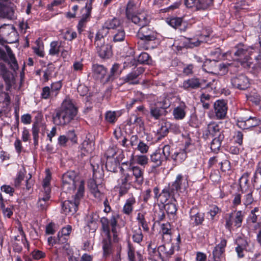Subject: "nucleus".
I'll return each mask as SVG.
<instances>
[{
    "label": "nucleus",
    "instance_id": "1",
    "mask_svg": "<svg viewBox=\"0 0 261 261\" xmlns=\"http://www.w3.org/2000/svg\"><path fill=\"white\" fill-rule=\"evenodd\" d=\"M77 113V108L70 99H65L62 106L56 110L53 115V123L60 126L69 124L75 117Z\"/></svg>",
    "mask_w": 261,
    "mask_h": 261
},
{
    "label": "nucleus",
    "instance_id": "2",
    "mask_svg": "<svg viewBox=\"0 0 261 261\" xmlns=\"http://www.w3.org/2000/svg\"><path fill=\"white\" fill-rule=\"evenodd\" d=\"M62 189L65 192L70 193L77 187L76 194L78 197H83L84 193V182L81 180L74 171H67L62 175Z\"/></svg>",
    "mask_w": 261,
    "mask_h": 261
},
{
    "label": "nucleus",
    "instance_id": "3",
    "mask_svg": "<svg viewBox=\"0 0 261 261\" xmlns=\"http://www.w3.org/2000/svg\"><path fill=\"white\" fill-rule=\"evenodd\" d=\"M91 165L93 168V180L89 183V187L94 196L97 199L100 200L104 197L99 189V188L101 187L100 186L101 173L100 172L98 164H96V165H94L91 163Z\"/></svg>",
    "mask_w": 261,
    "mask_h": 261
},
{
    "label": "nucleus",
    "instance_id": "4",
    "mask_svg": "<svg viewBox=\"0 0 261 261\" xmlns=\"http://www.w3.org/2000/svg\"><path fill=\"white\" fill-rule=\"evenodd\" d=\"M237 48L238 49L234 54V56L238 58L236 59L240 60L242 65L244 67L246 64L249 66L248 62L250 56L256 51L257 48L252 46H247L243 44L239 45Z\"/></svg>",
    "mask_w": 261,
    "mask_h": 261
},
{
    "label": "nucleus",
    "instance_id": "5",
    "mask_svg": "<svg viewBox=\"0 0 261 261\" xmlns=\"http://www.w3.org/2000/svg\"><path fill=\"white\" fill-rule=\"evenodd\" d=\"M102 229L106 233L107 238L102 241V248L105 255L109 254L111 252V231L108 227V218L102 217L100 219Z\"/></svg>",
    "mask_w": 261,
    "mask_h": 261
},
{
    "label": "nucleus",
    "instance_id": "6",
    "mask_svg": "<svg viewBox=\"0 0 261 261\" xmlns=\"http://www.w3.org/2000/svg\"><path fill=\"white\" fill-rule=\"evenodd\" d=\"M83 197H77V194L75 195L74 200H66L62 203V211L66 215H72L74 214L77 210L80 201Z\"/></svg>",
    "mask_w": 261,
    "mask_h": 261
},
{
    "label": "nucleus",
    "instance_id": "7",
    "mask_svg": "<svg viewBox=\"0 0 261 261\" xmlns=\"http://www.w3.org/2000/svg\"><path fill=\"white\" fill-rule=\"evenodd\" d=\"M232 86L240 90H245L249 87L248 78L244 74L236 75L231 79Z\"/></svg>",
    "mask_w": 261,
    "mask_h": 261
},
{
    "label": "nucleus",
    "instance_id": "8",
    "mask_svg": "<svg viewBox=\"0 0 261 261\" xmlns=\"http://www.w3.org/2000/svg\"><path fill=\"white\" fill-rule=\"evenodd\" d=\"M157 33L148 25L141 27L137 33V37L142 40L149 42L156 38Z\"/></svg>",
    "mask_w": 261,
    "mask_h": 261
},
{
    "label": "nucleus",
    "instance_id": "9",
    "mask_svg": "<svg viewBox=\"0 0 261 261\" xmlns=\"http://www.w3.org/2000/svg\"><path fill=\"white\" fill-rule=\"evenodd\" d=\"M150 16L145 12H137L129 20H130L134 23L141 27L147 26L150 21Z\"/></svg>",
    "mask_w": 261,
    "mask_h": 261
},
{
    "label": "nucleus",
    "instance_id": "10",
    "mask_svg": "<svg viewBox=\"0 0 261 261\" xmlns=\"http://www.w3.org/2000/svg\"><path fill=\"white\" fill-rule=\"evenodd\" d=\"M243 217L244 215L241 211L236 212L234 218H233L232 213L229 214L228 217L226 219V227L230 229L233 224L237 228L241 227Z\"/></svg>",
    "mask_w": 261,
    "mask_h": 261
},
{
    "label": "nucleus",
    "instance_id": "11",
    "mask_svg": "<svg viewBox=\"0 0 261 261\" xmlns=\"http://www.w3.org/2000/svg\"><path fill=\"white\" fill-rule=\"evenodd\" d=\"M121 172L122 176L120 179V182L122 186L120 187V193L122 195L126 192V189H123L122 186L125 185L127 182H131L133 180L134 177L130 166L126 169L122 167L121 168Z\"/></svg>",
    "mask_w": 261,
    "mask_h": 261
},
{
    "label": "nucleus",
    "instance_id": "12",
    "mask_svg": "<svg viewBox=\"0 0 261 261\" xmlns=\"http://www.w3.org/2000/svg\"><path fill=\"white\" fill-rule=\"evenodd\" d=\"M92 1L93 0H90L89 2L86 3L85 8L82 9V11L84 12L83 14L82 18L77 25V29L80 33H81L83 31V28L85 27V24L90 16L92 10Z\"/></svg>",
    "mask_w": 261,
    "mask_h": 261
},
{
    "label": "nucleus",
    "instance_id": "13",
    "mask_svg": "<svg viewBox=\"0 0 261 261\" xmlns=\"http://www.w3.org/2000/svg\"><path fill=\"white\" fill-rule=\"evenodd\" d=\"M95 45L96 51L101 59H109L112 56V47L109 44L98 42Z\"/></svg>",
    "mask_w": 261,
    "mask_h": 261
},
{
    "label": "nucleus",
    "instance_id": "14",
    "mask_svg": "<svg viewBox=\"0 0 261 261\" xmlns=\"http://www.w3.org/2000/svg\"><path fill=\"white\" fill-rule=\"evenodd\" d=\"M190 223L197 226L204 221V214L200 213L196 206H193L190 211Z\"/></svg>",
    "mask_w": 261,
    "mask_h": 261
},
{
    "label": "nucleus",
    "instance_id": "15",
    "mask_svg": "<svg viewBox=\"0 0 261 261\" xmlns=\"http://www.w3.org/2000/svg\"><path fill=\"white\" fill-rule=\"evenodd\" d=\"M215 113L218 119L224 118L227 113V107L226 103L223 100H218L214 105Z\"/></svg>",
    "mask_w": 261,
    "mask_h": 261
},
{
    "label": "nucleus",
    "instance_id": "16",
    "mask_svg": "<svg viewBox=\"0 0 261 261\" xmlns=\"http://www.w3.org/2000/svg\"><path fill=\"white\" fill-rule=\"evenodd\" d=\"M143 71L144 70L142 68H138L137 70L132 71L125 77H123V80L124 83H127L129 84H138L139 83L138 77L140 74L142 73Z\"/></svg>",
    "mask_w": 261,
    "mask_h": 261
},
{
    "label": "nucleus",
    "instance_id": "17",
    "mask_svg": "<svg viewBox=\"0 0 261 261\" xmlns=\"http://www.w3.org/2000/svg\"><path fill=\"white\" fill-rule=\"evenodd\" d=\"M188 185L187 179L184 178L181 174H178L176 176L175 180L172 184L171 191L173 192L174 191H178L182 189H186Z\"/></svg>",
    "mask_w": 261,
    "mask_h": 261
},
{
    "label": "nucleus",
    "instance_id": "18",
    "mask_svg": "<svg viewBox=\"0 0 261 261\" xmlns=\"http://www.w3.org/2000/svg\"><path fill=\"white\" fill-rule=\"evenodd\" d=\"M50 195L40 193L39 198L37 203V207L40 211H46L50 204Z\"/></svg>",
    "mask_w": 261,
    "mask_h": 261
},
{
    "label": "nucleus",
    "instance_id": "19",
    "mask_svg": "<svg viewBox=\"0 0 261 261\" xmlns=\"http://www.w3.org/2000/svg\"><path fill=\"white\" fill-rule=\"evenodd\" d=\"M260 124V121L256 118L250 117L246 120H239L238 125L243 129H248L250 127H255Z\"/></svg>",
    "mask_w": 261,
    "mask_h": 261
},
{
    "label": "nucleus",
    "instance_id": "20",
    "mask_svg": "<svg viewBox=\"0 0 261 261\" xmlns=\"http://www.w3.org/2000/svg\"><path fill=\"white\" fill-rule=\"evenodd\" d=\"M226 245V241L222 240L214 248L213 251V259L214 261H219L222 253L224 251Z\"/></svg>",
    "mask_w": 261,
    "mask_h": 261
},
{
    "label": "nucleus",
    "instance_id": "21",
    "mask_svg": "<svg viewBox=\"0 0 261 261\" xmlns=\"http://www.w3.org/2000/svg\"><path fill=\"white\" fill-rule=\"evenodd\" d=\"M187 106L186 104L182 102H180L179 105L174 108L173 111V115L174 118L176 120L183 119L186 116V109Z\"/></svg>",
    "mask_w": 261,
    "mask_h": 261
},
{
    "label": "nucleus",
    "instance_id": "22",
    "mask_svg": "<svg viewBox=\"0 0 261 261\" xmlns=\"http://www.w3.org/2000/svg\"><path fill=\"white\" fill-rule=\"evenodd\" d=\"M159 126L155 137L158 140H160L168 134L169 125L167 122H162L159 124Z\"/></svg>",
    "mask_w": 261,
    "mask_h": 261
},
{
    "label": "nucleus",
    "instance_id": "23",
    "mask_svg": "<svg viewBox=\"0 0 261 261\" xmlns=\"http://www.w3.org/2000/svg\"><path fill=\"white\" fill-rule=\"evenodd\" d=\"M14 11L12 7L0 3V16L9 19H13Z\"/></svg>",
    "mask_w": 261,
    "mask_h": 261
},
{
    "label": "nucleus",
    "instance_id": "24",
    "mask_svg": "<svg viewBox=\"0 0 261 261\" xmlns=\"http://www.w3.org/2000/svg\"><path fill=\"white\" fill-rule=\"evenodd\" d=\"M118 218V216L117 215H113L112 216L110 219H108V227L110 229V227H111V231L113 234V238L115 242H117L118 241L117 232L116 230Z\"/></svg>",
    "mask_w": 261,
    "mask_h": 261
},
{
    "label": "nucleus",
    "instance_id": "25",
    "mask_svg": "<svg viewBox=\"0 0 261 261\" xmlns=\"http://www.w3.org/2000/svg\"><path fill=\"white\" fill-rule=\"evenodd\" d=\"M133 177H135V181L138 184L141 185L144 181L143 170L138 166H130Z\"/></svg>",
    "mask_w": 261,
    "mask_h": 261
},
{
    "label": "nucleus",
    "instance_id": "26",
    "mask_svg": "<svg viewBox=\"0 0 261 261\" xmlns=\"http://www.w3.org/2000/svg\"><path fill=\"white\" fill-rule=\"evenodd\" d=\"M150 113L151 116L155 119L158 120L162 116L166 115L167 112L165 110H163L156 104H154L150 106Z\"/></svg>",
    "mask_w": 261,
    "mask_h": 261
},
{
    "label": "nucleus",
    "instance_id": "27",
    "mask_svg": "<svg viewBox=\"0 0 261 261\" xmlns=\"http://www.w3.org/2000/svg\"><path fill=\"white\" fill-rule=\"evenodd\" d=\"M221 124V123L218 124L216 122H211L208 125V131L210 134L213 137L224 136L221 132V128L220 127Z\"/></svg>",
    "mask_w": 261,
    "mask_h": 261
},
{
    "label": "nucleus",
    "instance_id": "28",
    "mask_svg": "<svg viewBox=\"0 0 261 261\" xmlns=\"http://www.w3.org/2000/svg\"><path fill=\"white\" fill-rule=\"evenodd\" d=\"M201 83L199 79L196 77L190 79L183 82L182 86L185 89H197L200 87Z\"/></svg>",
    "mask_w": 261,
    "mask_h": 261
},
{
    "label": "nucleus",
    "instance_id": "29",
    "mask_svg": "<svg viewBox=\"0 0 261 261\" xmlns=\"http://www.w3.org/2000/svg\"><path fill=\"white\" fill-rule=\"evenodd\" d=\"M121 73V70L120 69V65L118 63L114 64L111 68L109 74L107 76L106 81L110 82L113 81Z\"/></svg>",
    "mask_w": 261,
    "mask_h": 261
},
{
    "label": "nucleus",
    "instance_id": "30",
    "mask_svg": "<svg viewBox=\"0 0 261 261\" xmlns=\"http://www.w3.org/2000/svg\"><path fill=\"white\" fill-rule=\"evenodd\" d=\"M150 160L156 166H160L161 165L162 162L165 159L162 154L161 150L159 149L150 155Z\"/></svg>",
    "mask_w": 261,
    "mask_h": 261
},
{
    "label": "nucleus",
    "instance_id": "31",
    "mask_svg": "<svg viewBox=\"0 0 261 261\" xmlns=\"http://www.w3.org/2000/svg\"><path fill=\"white\" fill-rule=\"evenodd\" d=\"M214 0H197L196 10H207L213 5Z\"/></svg>",
    "mask_w": 261,
    "mask_h": 261
},
{
    "label": "nucleus",
    "instance_id": "32",
    "mask_svg": "<svg viewBox=\"0 0 261 261\" xmlns=\"http://www.w3.org/2000/svg\"><path fill=\"white\" fill-rule=\"evenodd\" d=\"M92 70L97 77L103 79L106 76L107 70L102 65L95 64L92 67Z\"/></svg>",
    "mask_w": 261,
    "mask_h": 261
},
{
    "label": "nucleus",
    "instance_id": "33",
    "mask_svg": "<svg viewBox=\"0 0 261 261\" xmlns=\"http://www.w3.org/2000/svg\"><path fill=\"white\" fill-rule=\"evenodd\" d=\"M43 124L41 122H35L33 124L32 135L33 137L34 143L35 145H38L39 132L41 127L43 126Z\"/></svg>",
    "mask_w": 261,
    "mask_h": 261
},
{
    "label": "nucleus",
    "instance_id": "34",
    "mask_svg": "<svg viewBox=\"0 0 261 261\" xmlns=\"http://www.w3.org/2000/svg\"><path fill=\"white\" fill-rule=\"evenodd\" d=\"M121 25V22L120 20L114 18L112 19L108 20L104 23L102 27L106 28L109 31V29H115L117 27H120Z\"/></svg>",
    "mask_w": 261,
    "mask_h": 261
},
{
    "label": "nucleus",
    "instance_id": "35",
    "mask_svg": "<svg viewBox=\"0 0 261 261\" xmlns=\"http://www.w3.org/2000/svg\"><path fill=\"white\" fill-rule=\"evenodd\" d=\"M98 216L96 214L92 213L87 217L88 226L91 229H95L97 227V222Z\"/></svg>",
    "mask_w": 261,
    "mask_h": 261
},
{
    "label": "nucleus",
    "instance_id": "36",
    "mask_svg": "<svg viewBox=\"0 0 261 261\" xmlns=\"http://www.w3.org/2000/svg\"><path fill=\"white\" fill-rule=\"evenodd\" d=\"M14 35H15V32L12 31V28L10 25H5L4 27H0V36L6 39L8 42H9V38L7 37L9 36Z\"/></svg>",
    "mask_w": 261,
    "mask_h": 261
},
{
    "label": "nucleus",
    "instance_id": "37",
    "mask_svg": "<svg viewBox=\"0 0 261 261\" xmlns=\"http://www.w3.org/2000/svg\"><path fill=\"white\" fill-rule=\"evenodd\" d=\"M224 136L214 137L211 144V148L214 152H217L221 145V142L224 139Z\"/></svg>",
    "mask_w": 261,
    "mask_h": 261
},
{
    "label": "nucleus",
    "instance_id": "38",
    "mask_svg": "<svg viewBox=\"0 0 261 261\" xmlns=\"http://www.w3.org/2000/svg\"><path fill=\"white\" fill-rule=\"evenodd\" d=\"M135 202L136 200L133 197L127 199L123 208V213L127 215L130 214L133 211V205L135 203Z\"/></svg>",
    "mask_w": 261,
    "mask_h": 261
},
{
    "label": "nucleus",
    "instance_id": "39",
    "mask_svg": "<svg viewBox=\"0 0 261 261\" xmlns=\"http://www.w3.org/2000/svg\"><path fill=\"white\" fill-rule=\"evenodd\" d=\"M171 101L170 99L167 97H160L155 103L158 106L163 110H166L171 105Z\"/></svg>",
    "mask_w": 261,
    "mask_h": 261
},
{
    "label": "nucleus",
    "instance_id": "40",
    "mask_svg": "<svg viewBox=\"0 0 261 261\" xmlns=\"http://www.w3.org/2000/svg\"><path fill=\"white\" fill-rule=\"evenodd\" d=\"M209 35H201L199 38L195 39V38H189L188 39V47L190 48H193L194 47H196L199 46L201 42L204 41H206V40L203 38L204 37H208Z\"/></svg>",
    "mask_w": 261,
    "mask_h": 261
},
{
    "label": "nucleus",
    "instance_id": "41",
    "mask_svg": "<svg viewBox=\"0 0 261 261\" xmlns=\"http://www.w3.org/2000/svg\"><path fill=\"white\" fill-rule=\"evenodd\" d=\"M109 31L106 28L102 27L99 29L96 35L95 45L97 44L98 42V43H99V42H104L103 38L107 35Z\"/></svg>",
    "mask_w": 261,
    "mask_h": 261
},
{
    "label": "nucleus",
    "instance_id": "42",
    "mask_svg": "<svg viewBox=\"0 0 261 261\" xmlns=\"http://www.w3.org/2000/svg\"><path fill=\"white\" fill-rule=\"evenodd\" d=\"M69 238L66 236H63L58 233V237L56 238L55 241V244L63 245V249H67L69 245L67 243V241Z\"/></svg>",
    "mask_w": 261,
    "mask_h": 261
},
{
    "label": "nucleus",
    "instance_id": "43",
    "mask_svg": "<svg viewBox=\"0 0 261 261\" xmlns=\"http://www.w3.org/2000/svg\"><path fill=\"white\" fill-rule=\"evenodd\" d=\"M136 10V5L135 4L132 2L129 1L127 5L126 8V16L128 19L132 17L133 15H134L136 13L135 12Z\"/></svg>",
    "mask_w": 261,
    "mask_h": 261
},
{
    "label": "nucleus",
    "instance_id": "44",
    "mask_svg": "<svg viewBox=\"0 0 261 261\" xmlns=\"http://www.w3.org/2000/svg\"><path fill=\"white\" fill-rule=\"evenodd\" d=\"M125 38V32L122 28L116 31L114 34L113 41L115 42L123 41Z\"/></svg>",
    "mask_w": 261,
    "mask_h": 261
},
{
    "label": "nucleus",
    "instance_id": "45",
    "mask_svg": "<svg viewBox=\"0 0 261 261\" xmlns=\"http://www.w3.org/2000/svg\"><path fill=\"white\" fill-rule=\"evenodd\" d=\"M61 43L58 41H53L50 44V49L49 50V54L51 56L58 55L60 52Z\"/></svg>",
    "mask_w": 261,
    "mask_h": 261
},
{
    "label": "nucleus",
    "instance_id": "46",
    "mask_svg": "<svg viewBox=\"0 0 261 261\" xmlns=\"http://www.w3.org/2000/svg\"><path fill=\"white\" fill-rule=\"evenodd\" d=\"M133 240L134 242L140 243L143 240V236L140 227L133 230Z\"/></svg>",
    "mask_w": 261,
    "mask_h": 261
},
{
    "label": "nucleus",
    "instance_id": "47",
    "mask_svg": "<svg viewBox=\"0 0 261 261\" xmlns=\"http://www.w3.org/2000/svg\"><path fill=\"white\" fill-rule=\"evenodd\" d=\"M165 210L168 214L175 215L177 210L176 203L174 202H169L164 205Z\"/></svg>",
    "mask_w": 261,
    "mask_h": 261
},
{
    "label": "nucleus",
    "instance_id": "48",
    "mask_svg": "<svg viewBox=\"0 0 261 261\" xmlns=\"http://www.w3.org/2000/svg\"><path fill=\"white\" fill-rule=\"evenodd\" d=\"M128 123L129 125L136 124V125L139 126L140 127L144 126V122L142 118L135 115L130 117Z\"/></svg>",
    "mask_w": 261,
    "mask_h": 261
},
{
    "label": "nucleus",
    "instance_id": "49",
    "mask_svg": "<svg viewBox=\"0 0 261 261\" xmlns=\"http://www.w3.org/2000/svg\"><path fill=\"white\" fill-rule=\"evenodd\" d=\"M138 62L140 64H149L150 63L151 59L149 55L146 53H142L138 58Z\"/></svg>",
    "mask_w": 261,
    "mask_h": 261
},
{
    "label": "nucleus",
    "instance_id": "50",
    "mask_svg": "<svg viewBox=\"0 0 261 261\" xmlns=\"http://www.w3.org/2000/svg\"><path fill=\"white\" fill-rule=\"evenodd\" d=\"M137 219L141 225L143 229L145 231H148L149 228L147 223L145 219L144 214L142 213H139L137 215Z\"/></svg>",
    "mask_w": 261,
    "mask_h": 261
},
{
    "label": "nucleus",
    "instance_id": "51",
    "mask_svg": "<svg viewBox=\"0 0 261 261\" xmlns=\"http://www.w3.org/2000/svg\"><path fill=\"white\" fill-rule=\"evenodd\" d=\"M216 64V62L213 61H206L203 65V69L207 72L213 73L214 72L213 65Z\"/></svg>",
    "mask_w": 261,
    "mask_h": 261
},
{
    "label": "nucleus",
    "instance_id": "52",
    "mask_svg": "<svg viewBox=\"0 0 261 261\" xmlns=\"http://www.w3.org/2000/svg\"><path fill=\"white\" fill-rule=\"evenodd\" d=\"M170 196V193L169 190L164 189L159 195V198H160V201L163 204L167 201Z\"/></svg>",
    "mask_w": 261,
    "mask_h": 261
},
{
    "label": "nucleus",
    "instance_id": "53",
    "mask_svg": "<svg viewBox=\"0 0 261 261\" xmlns=\"http://www.w3.org/2000/svg\"><path fill=\"white\" fill-rule=\"evenodd\" d=\"M253 187L256 189L261 188V173H255L253 176Z\"/></svg>",
    "mask_w": 261,
    "mask_h": 261
},
{
    "label": "nucleus",
    "instance_id": "54",
    "mask_svg": "<svg viewBox=\"0 0 261 261\" xmlns=\"http://www.w3.org/2000/svg\"><path fill=\"white\" fill-rule=\"evenodd\" d=\"M62 87V83L61 81H58L53 83L51 85V93L56 96L58 94V91Z\"/></svg>",
    "mask_w": 261,
    "mask_h": 261
},
{
    "label": "nucleus",
    "instance_id": "55",
    "mask_svg": "<svg viewBox=\"0 0 261 261\" xmlns=\"http://www.w3.org/2000/svg\"><path fill=\"white\" fill-rule=\"evenodd\" d=\"M182 19L180 17H175L170 19L169 24L174 28H177L181 25Z\"/></svg>",
    "mask_w": 261,
    "mask_h": 261
},
{
    "label": "nucleus",
    "instance_id": "56",
    "mask_svg": "<svg viewBox=\"0 0 261 261\" xmlns=\"http://www.w3.org/2000/svg\"><path fill=\"white\" fill-rule=\"evenodd\" d=\"M68 140H70L72 142H74L73 138L70 136H66L65 135H61L58 138V144L61 146H65L66 143Z\"/></svg>",
    "mask_w": 261,
    "mask_h": 261
},
{
    "label": "nucleus",
    "instance_id": "57",
    "mask_svg": "<svg viewBox=\"0 0 261 261\" xmlns=\"http://www.w3.org/2000/svg\"><path fill=\"white\" fill-rule=\"evenodd\" d=\"M252 192L249 190V192L244 195L243 198L244 204L246 206L251 204L253 201V198L252 197Z\"/></svg>",
    "mask_w": 261,
    "mask_h": 261
},
{
    "label": "nucleus",
    "instance_id": "58",
    "mask_svg": "<svg viewBox=\"0 0 261 261\" xmlns=\"http://www.w3.org/2000/svg\"><path fill=\"white\" fill-rule=\"evenodd\" d=\"M136 149L141 153L144 154L148 152L149 146L143 141H139Z\"/></svg>",
    "mask_w": 261,
    "mask_h": 261
},
{
    "label": "nucleus",
    "instance_id": "59",
    "mask_svg": "<svg viewBox=\"0 0 261 261\" xmlns=\"http://www.w3.org/2000/svg\"><path fill=\"white\" fill-rule=\"evenodd\" d=\"M76 33L75 32L71 31V30H67L64 33V39L65 40H72L76 37Z\"/></svg>",
    "mask_w": 261,
    "mask_h": 261
},
{
    "label": "nucleus",
    "instance_id": "60",
    "mask_svg": "<svg viewBox=\"0 0 261 261\" xmlns=\"http://www.w3.org/2000/svg\"><path fill=\"white\" fill-rule=\"evenodd\" d=\"M148 161V159L146 155H139L136 156V162L141 166H145L147 164Z\"/></svg>",
    "mask_w": 261,
    "mask_h": 261
},
{
    "label": "nucleus",
    "instance_id": "61",
    "mask_svg": "<svg viewBox=\"0 0 261 261\" xmlns=\"http://www.w3.org/2000/svg\"><path fill=\"white\" fill-rule=\"evenodd\" d=\"M161 230L163 235H170L171 234V226L168 223H164L161 225Z\"/></svg>",
    "mask_w": 261,
    "mask_h": 261
},
{
    "label": "nucleus",
    "instance_id": "62",
    "mask_svg": "<svg viewBox=\"0 0 261 261\" xmlns=\"http://www.w3.org/2000/svg\"><path fill=\"white\" fill-rule=\"evenodd\" d=\"M106 120L110 123H114L116 120V113L115 112H108L105 116Z\"/></svg>",
    "mask_w": 261,
    "mask_h": 261
},
{
    "label": "nucleus",
    "instance_id": "63",
    "mask_svg": "<svg viewBox=\"0 0 261 261\" xmlns=\"http://www.w3.org/2000/svg\"><path fill=\"white\" fill-rule=\"evenodd\" d=\"M127 255L128 261H136L135 249L129 244L128 245Z\"/></svg>",
    "mask_w": 261,
    "mask_h": 261
},
{
    "label": "nucleus",
    "instance_id": "64",
    "mask_svg": "<svg viewBox=\"0 0 261 261\" xmlns=\"http://www.w3.org/2000/svg\"><path fill=\"white\" fill-rule=\"evenodd\" d=\"M243 134L242 132L238 131L234 136V141L239 145H241L243 143Z\"/></svg>",
    "mask_w": 261,
    "mask_h": 261
}]
</instances>
